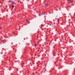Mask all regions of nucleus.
<instances>
[{"label": "nucleus", "mask_w": 75, "mask_h": 75, "mask_svg": "<svg viewBox=\"0 0 75 75\" xmlns=\"http://www.w3.org/2000/svg\"><path fill=\"white\" fill-rule=\"evenodd\" d=\"M1 27H0V29H1Z\"/></svg>", "instance_id": "nucleus-10"}, {"label": "nucleus", "mask_w": 75, "mask_h": 75, "mask_svg": "<svg viewBox=\"0 0 75 75\" xmlns=\"http://www.w3.org/2000/svg\"><path fill=\"white\" fill-rule=\"evenodd\" d=\"M37 45H38V44H35V46H36Z\"/></svg>", "instance_id": "nucleus-3"}, {"label": "nucleus", "mask_w": 75, "mask_h": 75, "mask_svg": "<svg viewBox=\"0 0 75 75\" xmlns=\"http://www.w3.org/2000/svg\"><path fill=\"white\" fill-rule=\"evenodd\" d=\"M47 5H48V4H46L45 5V6H47Z\"/></svg>", "instance_id": "nucleus-4"}, {"label": "nucleus", "mask_w": 75, "mask_h": 75, "mask_svg": "<svg viewBox=\"0 0 75 75\" xmlns=\"http://www.w3.org/2000/svg\"><path fill=\"white\" fill-rule=\"evenodd\" d=\"M51 24H50V26H51Z\"/></svg>", "instance_id": "nucleus-9"}, {"label": "nucleus", "mask_w": 75, "mask_h": 75, "mask_svg": "<svg viewBox=\"0 0 75 75\" xmlns=\"http://www.w3.org/2000/svg\"><path fill=\"white\" fill-rule=\"evenodd\" d=\"M44 14V13H42V15H43V14Z\"/></svg>", "instance_id": "nucleus-7"}, {"label": "nucleus", "mask_w": 75, "mask_h": 75, "mask_svg": "<svg viewBox=\"0 0 75 75\" xmlns=\"http://www.w3.org/2000/svg\"><path fill=\"white\" fill-rule=\"evenodd\" d=\"M26 21H28V20H26Z\"/></svg>", "instance_id": "nucleus-8"}, {"label": "nucleus", "mask_w": 75, "mask_h": 75, "mask_svg": "<svg viewBox=\"0 0 75 75\" xmlns=\"http://www.w3.org/2000/svg\"><path fill=\"white\" fill-rule=\"evenodd\" d=\"M9 2L10 3L12 2V3H14V2H12V1H9Z\"/></svg>", "instance_id": "nucleus-2"}, {"label": "nucleus", "mask_w": 75, "mask_h": 75, "mask_svg": "<svg viewBox=\"0 0 75 75\" xmlns=\"http://www.w3.org/2000/svg\"><path fill=\"white\" fill-rule=\"evenodd\" d=\"M14 6H13V5H12V8H14Z\"/></svg>", "instance_id": "nucleus-5"}, {"label": "nucleus", "mask_w": 75, "mask_h": 75, "mask_svg": "<svg viewBox=\"0 0 75 75\" xmlns=\"http://www.w3.org/2000/svg\"><path fill=\"white\" fill-rule=\"evenodd\" d=\"M59 19H58L57 21L59 22Z\"/></svg>", "instance_id": "nucleus-6"}, {"label": "nucleus", "mask_w": 75, "mask_h": 75, "mask_svg": "<svg viewBox=\"0 0 75 75\" xmlns=\"http://www.w3.org/2000/svg\"><path fill=\"white\" fill-rule=\"evenodd\" d=\"M68 1H69V3H72V1H71L70 0H68Z\"/></svg>", "instance_id": "nucleus-1"}]
</instances>
